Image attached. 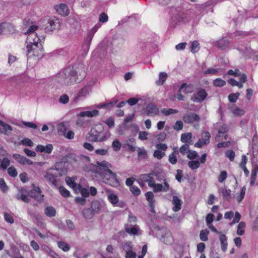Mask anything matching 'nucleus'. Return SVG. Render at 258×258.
Listing matches in <instances>:
<instances>
[{"label": "nucleus", "instance_id": "1", "mask_svg": "<svg viewBox=\"0 0 258 258\" xmlns=\"http://www.w3.org/2000/svg\"><path fill=\"white\" fill-rule=\"evenodd\" d=\"M78 70L73 68H67L61 71L56 77L55 80L58 83L63 85H71L79 83L85 76L84 68L81 66Z\"/></svg>", "mask_w": 258, "mask_h": 258}, {"label": "nucleus", "instance_id": "2", "mask_svg": "<svg viewBox=\"0 0 258 258\" xmlns=\"http://www.w3.org/2000/svg\"><path fill=\"white\" fill-rule=\"evenodd\" d=\"M56 166H59V165H57ZM66 173V169L55 167L48 169L44 177L49 184L56 186L57 183V178L65 175Z\"/></svg>", "mask_w": 258, "mask_h": 258}, {"label": "nucleus", "instance_id": "3", "mask_svg": "<svg viewBox=\"0 0 258 258\" xmlns=\"http://www.w3.org/2000/svg\"><path fill=\"white\" fill-rule=\"evenodd\" d=\"M32 24V22L30 21L29 19H25L23 21V24L25 28H28L25 32V34H29L27 41L29 42V44L27 45H34V44L39 45V44H41L40 39L37 36V34L34 32L37 29L38 26L34 25H31Z\"/></svg>", "mask_w": 258, "mask_h": 258}, {"label": "nucleus", "instance_id": "4", "mask_svg": "<svg viewBox=\"0 0 258 258\" xmlns=\"http://www.w3.org/2000/svg\"><path fill=\"white\" fill-rule=\"evenodd\" d=\"M148 186L152 187L154 192H167L170 189V186L167 179H164L163 185L160 183H156L153 177L148 182Z\"/></svg>", "mask_w": 258, "mask_h": 258}, {"label": "nucleus", "instance_id": "5", "mask_svg": "<svg viewBox=\"0 0 258 258\" xmlns=\"http://www.w3.org/2000/svg\"><path fill=\"white\" fill-rule=\"evenodd\" d=\"M111 167L110 164L105 161L97 162L96 165L94 169L95 172L100 175L102 178L104 175H107L111 170L110 167Z\"/></svg>", "mask_w": 258, "mask_h": 258}, {"label": "nucleus", "instance_id": "6", "mask_svg": "<svg viewBox=\"0 0 258 258\" xmlns=\"http://www.w3.org/2000/svg\"><path fill=\"white\" fill-rule=\"evenodd\" d=\"M86 139L90 142H103L106 139L105 134H103L101 132L98 131L96 128H93L88 133L86 136Z\"/></svg>", "mask_w": 258, "mask_h": 258}, {"label": "nucleus", "instance_id": "7", "mask_svg": "<svg viewBox=\"0 0 258 258\" xmlns=\"http://www.w3.org/2000/svg\"><path fill=\"white\" fill-rule=\"evenodd\" d=\"M102 179L104 183L112 186L117 187L119 184L116 173L111 170L107 175H104Z\"/></svg>", "mask_w": 258, "mask_h": 258}, {"label": "nucleus", "instance_id": "8", "mask_svg": "<svg viewBox=\"0 0 258 258\" xmlns=\"http://www.w3.org/2000/svg\"><path fill=\"white\" fill-rule=\"evenodd\" d=\"M48 25L45 27L47 32H52L60 29L61 23L59 19L55 17H51L49 19Z\"/></svg>", "mask_w": 258, "mask_h": 258}, {"label": "nucleus", "instance_id": "9", "mask_svg": "<svg viewBox=\"0 0 258 258\" xmlns=\"http://www.w3.org/2000/svg\"><path fill=\"white\" fill-rule=\"evenodd\" d=\"M208 94L205 90L200 88L198 91L194 94L190 99L192 101L197 103H202L207 97Z\"/></svg>", "mask_w": 258, "mask_h": 258}, {"label": "nucleus", "instance_id": "10", "mask_svg": "<svg viewBox=\"0 0 258 258\" xmlns=\"http://www.w3.org/2000/svg\"><path fill=\"white\" fill-rule=\"evenodd\" d=\"M27 49L28 53H32V55L35 56L40 57L42 56L43 51L41 44H39V45H27Z\"/></svg>", "mask_w": 258, "mask_h": 258}, {"label": "nucleus", "instance_id": "11", "mask_svg": "<svg viewBox=\"0 0 258 258\" xmlns=\"http://www.w3.org/2000/svg\"><path fill=\"white\" fill-rule=\"evenodd\" d=\"M145 110L147 115L149 116H154L158 115L159 112V108L156 105L153 103L148 104Z\"/></svg>", "mask_w": 258, "mask_h": 258}, {"label": "nucleus", "instance_id": "12", "mask_svg": "<svg viewBox=\"0 0 258 258\" xmlns=\"http://www.w3.org/2000/svg\"><path fill=\"white\" fill-rule=\"evenodd\" d=\"M212 44L214 47H216L221 50H224L228 47L229 41L226 38H222L213 42Z\"/></svg>", "mask_w": 258, "mask_h": 258}, {"label": "nucleus", "instance_id": "13", "mask_svg": "<svg viewBox=\"0 0 258 258\" xmlns=\"http://www.w3.org/2000/svg\"><path fill=\"white\" fill-rule=\"evenodd\" d=\"M28 196L35 199L38 201H42L43 200V196L41 195V190L38 187H35L34 189L29 191Z\"/></svg>", "mask_w": 258, "mask_h": 258}, {"label": "nucleus", "instance_id": "14", "mask_svg": "<svg viewBox=\"0 0 258 258\" xmlns=\"http://www.w3.org/2000/svg\"><path fill=\"white\" fill-rule=\"evenodd\" d=\"M183 120L186 123H191L194 121H199L200 117L195 113L190 112L183 116Z\"/></svg>", "mask_w": 258, "mask_h": 258}, {"label": "nucleus", "instance_id": "15", "mask_svg": "<svg viewBox=\"0 0 258 258\" xmlns=\"http://www.w3.org/2000/svg\"><path fill=\"white\" fill-rule=\"evenodd\" d=\"M91 91V87L89 85H86L84 86L82 89L78 92L77 96L75 99V101H77L80 100L81 98H86L88 95L89 94Z\"/></svg>", "mask_w": 258, "mask_h": 258}, {"label": "nucleus", "instance_id": "16", "mask_svg": "<svg viewBox=\"0 0 258 258\" xmlns=\"http://www.w3.org/2000/svg\"><path fill=\"white\" fill-rule=\"evenodd\" d=\"M228 131V127L225 124H222L218 129V134L215 137V140L216 142H220L222 140V139H220V134L224 135V139L226 140L228 136L226 134L227 132Z\"/></svg>", "mask_w": 258, "mask_h": 258}, {"label": "nucleus", "instance_id": "17", "mask_svg": "<svg viewBox=\"0 0 258 258\" xmlns=\"http://www.w3.org/2000/svg\"><path fill=\"white\" fill-rule=\"evenodd\" d=\"M13 157L17 160L18 162H19L20 164L22 165H25V164H28V165H32L33 164V162L31 161L30 159L28 158H27L26 157L22 156L20 154H14L13 155Z\"/></svg>", "mask_w": 258, "mask_h": 258}, {"label": "nucleus", "instance_id": "18", "mask_svg": "<svg viewBox=\"0 0 258 258\" xmlns=\"http://www.w3.org/2000/svg\"><path fill=\"white\" fill-rule=\"evenodd\" d=\"M56 12L62 16H67L69 14L68 7L64 4H61L55 6Z\"/></svg>", "mask_w": 258, "mask_h": 258}, {"label": "nucleus", "instance_id": "19", "mask_svg": "<svg viewBox=\"0 0 258 258\" xmlns=\"http://www.w3.org/2000/svg\"><path fill=\"white\" fill-rule=\"evenodd\" d=\"M35 150L37 152H44L47 154H50L53 150V146L52 144H49L44 146L42 145H38L36 146Z\"/></svg>", "mask_w": 258, "mask_h": 258}, {"label": "nucleus", "instance_id": "20", "mask_svg": "<svg viewBox=\"0 0 258 258\" xmlns=\"http://www.w3.org/2000/svg\"><path fill=\"white\" fill-rule=\"evenodd\" d=\"M182 204V201L177 196H174L173 197L172 204L174 205V206L172 208V210L173 211L177 212L179 211L181 208Z\"/></svg>", "mask_w": 258, "mask_h": 258}, {"label": "nucleus", "instance_id": "21", "mask_svg": "<svg viewBox=\"0 0 258 258\" xmlns=\"http://www.w3.org/2000/svg\"><path fill=\"white\" fill-rule=\"evenodd\" d=\"M99 114L98 110L96 109H94L92 111H82L79 114H78V116L81 117H92L97 116Z\"/></svg>", "mask_w": 258, "mask_h": 258}, {"label": "nucleus", "instance_id": "22", "mask_svg": "<svg viewBox=\"0 0 258 258\" xmlns=\"http://www.w3.org/2000/svg\"><path fill=\"white\" fill-rule=\"evenodd\" d=\"M0 125L3 127L1 133L7 136L10 135L13 130V128L11 125L1 120H0Z\"/></svg>", "mask_w": 258, "mask_h": 258}, {"label": "nucleus", "instance_id": "23", "mask_svg": "<svg viewBox=\"0 0 258 258\" xmlns=\"http://www.w3.org/2000/svg\"><path fill=\"white\" fill-rule=\"evenodd\" d=\"M192 136L191 133L182 134L181 136V141L185 144L192 145L193 144L191 140Z\"/></svg>", "mask_w": 258, "mask_h": 258}, {"label": "nucleus", "instance_id": "24", "mask_svg": "<svg viewBox=\"0 0 258 258\" xmlns=\"http://www.w3.org/2000/svg\"><path fill=\"white\" fill-rule=\"evenodd\" d=\"M125 229L126 232L131 235L138 234V232L140 231V228L137 225L131 227L128 224H126L125 226Z\"/></svg>", "mask_w": 258, "mask_h": 258}, {"label": "nucleus", "instance_id": "25", "mask_svg": "<svg viewBox=\"0 0 258 258\" xmlns=\"http://www.w3.org/2000/svg\"><path fill=\"white\" fill-rule=\"evenodd\" d=\"M258 173V165L255 164L253 166V168L251 170V174L250 177V185L251 186H253L254 184L255 181L256 180V176L257 173Z\"/></svg>", "mask_w": 258, "mask_h": 258}, {"label": "nucleus", "instance_id": "26", "mask_svg": "<svg viewBox=\"0 0 258 258\" xmlns=\"http://www.w3.org/2000/svg\"><path fill=\"white\" fill-rule=\"evenodd\" d=\"M68 124L67 122H61L57 125L56 128L59 135H63L67 131Z\"/></svg>", "mask_w": 258, "mask_h": 258}, {"label": "nucleus", "instance_id": "27", "mask_svg": "<svg viewBox=\"0 0 258 258\" xmlns=\"http://www.w3.org/2000/svg\"><path fill=\"white\" fill-rule=\"evenodd\" d=\"M145 196L147 201L149 203L150 207L152 208H154L155 207L154 204L155 200L154 199V196L153 193L152 191H148L145 194Z\"/></svg>", "mask_w": 258, "mask_h": 258}, {"label": "nucleus", "instance_id": "28", "mask_svg": "<svg viewBox=\"0 0 258 258\" xmlns=\"http://www.w3.org/2000/svg\"><path fill=\"white\" fill-rule=\"evenodd\" d=\"M101 204L98 201H94L91 204V209L95 214L98 213L101 210Z\"/></svg>", "mask_w": 258, "mask_h": 258}, {"label": "nucleus", "instance_id": "29", "mask_svg": "<svg viewBox=\"0 0 258 258\" xmlns=\"http://www.w3.org/2000/svg\"><path fill=\"white\" fill-rule=\"evenodd\" d=\"M107 198L109 201L114 205H117L118 203L119 200L117 196L109 191H108Z\"/></svg>", "mask_w": 258, "mask_h": 258}, {"label": "nucleus", "instance_id": "30", "mask_svg": "<svg viewBox=\"0 0 258 258\" xmlns=\"http://www.w3.org/2000/svg\"><path fill=\"white\" fill-rule=\"evenodd\" d=\"M28 196L23 194L22 190L20 191V193L17 194L16 196V198L18 200H22V201L28 203L31 201V199Z\"/></svg>", "mask_w": 258, "mask_h": 258}, {"label": "nucleus", "instance_id": "31", "mask_svg": "<svg viewBox=\"0 0 258 258\" xmlns=\"http://www.w3.org/2000/svg\"><path fill=\"white\" fill-rule=\"evenodd\" d=\"M82 214L85 219H90L94 216L95 213L90 208H85L83 209Z\"/></svg>", "mask_w": 258, "mask_h": 258}, {"label": "nucleus", "instance_id": "32", "mask_svg": "<svg viewBox=\"0 0 258 258\" xmlns=\"http://www.w3.org/2000/svg\"><path fill=\"white\" fill-rule=\"evenodd\" d=\"M167 74L165 72H161L159 75V80L156 81L157 85H162L167 78Z\"/></svg>", "mask_w": 258, "mask_h": 258}, {"label": "nucleus", "instance_id": "33", "mask_svg": "<svg viewBox=\"0 0 258 258\" xmlns=\"http://www.w3.org/2000/svg\"><path fill=\"white\" fill-rule=\"evenodd\" d=\"M152 175L156 176L157 174L154 172H152L150 174H143L140 176V179L143 182H147L152 178Z\"/></svg>", "mask_w": 258, "mask_h": 258}, {"label": "nucleus", "instance_id": "34", "mask_svg": "<svg viewBox=\"0 0 258 258\" xmlns=\"http://www.w3.org/2000/svg\"><path fill=\"white\" fill-rule=\"evenodd\" d=\"M45 214L48 217H54L56 214L55 209L52 207H47L45 210Z\"/></svg>", "mask_w": 258, "mask_h": 258}, {"label": "nucleus", "instance_id": "35", "mask_svg": "<svg viewBox=\"0 0 258 258\" xmlns=\"http://www.w3.org/2000/svg\"><path fill=\"white\" fill-rule=\"evenodd\" d=\"M245 223L244 222H241L239 223L237 227V234L241 236L244 233V228Z\"/></svg>", "mask_w": 258, "mask_h": 258}, {"label": "nucleus", "instance_id": "36", "mask_svg": "<svg viewBox=\"0 0 258 258\" xmlns=\"http://www.w3.org/2000/svg\"><path fill=\"white\" fill-rule=\"evenodd\" d=\"M209 231L207 229L202 230L200 231V238L202 241H206L208 240V235Z\"/></svg>", "mask_w": 258, "mask_h": 258}, {"label": "nucleus", "instance_id": "37", "mask_svg": "<svg viewBox=\"0 0 258 258\" xmlns=\"http://www.w3.org/2000/svg\"><path fill=\"white\" fill-rule=\"evenodd\" d=\"M200 49V44L199 43L195 40L192 42L191 45L190 46V51L191 52L195 53L198 51Z\"/></svg>", "mask_w": 258, "mask_h": 258}, {"label": "nucleus", "instance_id": "38", "mask_svg": "<svg viewBox=\"0 0 258 258\" xmlns=\"http://www.w3.org/2000/svg\"><path fill=\"white\" fill-rule=\"evenodd\" d=\"M57 245L59 248L61 249L65 252L68 251L70 249V247L69 244L63 241L58 242Z\"/></svg>", "mask_w": 258, "mask_h": 258}, {"label": "nucleus", "instance_id": "39", "mask_svg": "<svg viewBox=\"0 0 258 258\" xmlns=\"http://www.w3.org/2000/svg\"><path fill=\"white\" fill-rule=\"evenodd\" d=\"M221 192L224 197L226 198L227 200H229L231 198V190L229 189H226V188H221Z\"/></svg>", "mask_w": 258, "mask_h": 258}, {"label": "nucleus", "instance_id": "40", "mask_svg": "<svg viewBox=\"0 0 258 258\" xmlns=\"http://www.w3.org/2000/svg\"><path fill=\"white\" fill-rule=\"evenodd\" d=\"M138 152V157L139 158H143L145 159L147 157V153L146 150L144 149V148H137Z\"/></svg>", "mask_w": 258, "mask_h": 258}, {"label": "nucleus", "instance_id": "41", "mask_svg": "<svg viewBox=\"0 0 258 258\" xmlns=\"http://www.w3.org/2000/svg\"><path fill=\"white\" fill-rule=\"evenodd\" d=\"M178 153V151H174L169 155V162L172 165L175 164L177 162V158L175 154Z\"/></svg>", "mask_w": 258, "mask_h": 258}, {"label": "nucleus", "instance_id": "42", "mask_svg": "<svg viewBox=\"0 0 258 258\" xmlns=\"http://www.w3.org/2000/svg\"><path fill=\"white\" fill-rule=\"evenodd\" d=\"M200 165V164L198 161H191L188 162V167L192 170L198 168Z\"/></svg>", "mask_w": 258, "mask_h": 258}, {"label": "nucleus", "instance_id": "43", "mask_svg": "<svg viewBox=\"0 0 258 258\" xmlns=\"http://www.w3.org/2000/svg\"><path fill=\"white\" fill-rule=\"evenodd\" d=\"M213 84L215 87H221L225 85L226 82L220 78H217L214 81Z\"/></svg>", "mask_w": 258, "mask_h": 258}, {"label": "nucleus", "instance_id": "44", "mask_svg": "<svg viewBox=\"0 0 258 258\" xmlns=\"http://www.w3.org/2000/svg\"><path fill=\"white\" fill-rule=\"evenodd\" d=\"M121 247L126 253L132 249V246L130 241L122 243L121 244Z\"/></svg>", "mask_w": 258, "mask_h": 258}, {"label": "nucleus", "instance_id": "45", "mask_svg": "<svg viewBox=\"0 0 258 258\" xmlns=\"http://www.w3.org/2000/svg\"><path fill=\"white\" fill-rule=\"evenodd\" d=\"M161 112L165 115H169L172 114H176L178 112V111L176 109H163L161 110Z\"/></svg>", "mask_w": 258, "mask_h": 258}, {"label": "nucleus", "instance_id": "46", "mask_svg": "<svg viewBox=\"0 0 258 258\" xmlns=\"http://www.w3.org/2000/svg\"><path fill=\"white\" fill-rule=\"evenodd\" d=\"M8 174L13 177H15L17 176L18 172L14 166H11L8 169Z\"/></svg>", "mask_w": 258, "mask_h": 258}, {"label": "nucleus", "instance_id": "47", "mask_svg": "<svg viewBox=\"0 0 258 258\" xmlns=\"http://www.w3.org/2000/svg\"><path fill=\"white\" fill-rule=\"evenodd\" d=\"M59 191L61 196H62L63 197L67 198L70 196V191L63 186H60L59 187Z\"/></svg>", "mask_w": 258, "mask_h": 258}, {"label": "nucleus", "instance_id": "48", "mask_svg": "<svg viewBox=\"0 0 258 258\" xmlns=\"http://www.w3.org/2000/svg\"><path fill=\"white\" fill-rule=\"evenodd\" d=\"M93 34H91L89 33L88 36L86 39L85 40V44H84V46L85 47L86 49H88L90 46V44L91 43V41L93 38Z\"/></svg>", "mask_w": 258, "mask_h": 258}, {"label": "nucleus", "instance_id": "49", "mask_svg": "<svg viewBox=\"0 0 258 258\" xmlns=\"http://www.w3.org/2000/svg\"><path fill=\"white\" fill-rule=\"evenodd\" d=\"M112 146L113 150L117 152L120 149L121 145L118 140H115L113 142Z\"/></svg>", "mask_w": 258, "mask_h": 258}, {"label": "nucleus", "instance_id": "50", "mask_svg": "<svg viewBox=\"0 0 258 258\" xmlns=\"http://www.w3.org/2000/svg\"><path fill=\"white\" fill-rule=\"evenodd\" d=\"M239 95V93H232L229 94L228 96L229 101L233 103L235 102Z\"/></svg>", "mask_w": 258, "mask_h": 258}, {"label": "nucleus", "instance_id": "51", "mask_svg": "<svg viewBox=\"0 0 258 258\" xmlns=\"http://www.w3.org/2000/svg\"><path fill=\"white\" fill-rule=\"evenodd\" d=\"M165 155V153L162 152L159 150H155L153 154L154 157L159 160L161 159Z\"/></svg>", "mask_w": 258, "mask_h": 258}, {"label": "nucleus", "instance_id": "52", "mask_svg": "<svg viewBox=\"0 0 258 258\" xmlns=\"http://www.w3.org/2000/svg\"><path fill=\"white\" fill-rule=\"evenodd\" d=\"M132 193L135 196H138L141 194V190L137 186L134 185L131 186L130 188Z\"/></svg>", "mask_w": 258, "mask_h": 258}, {"label": "nucleus", "instance_id": "53", "mask_svg": "<svg viewBox=\"0 0 258 258\" xmlns=\"http://www.w3.org/2000/svg\"><path fill=\"white\" fill-rule=\"evenodd\" d=\"M21 143L28 147H32L34 145L33 142L28 138H25L21 141Z\"/></svg>", "mask_w": 258, "mask_h": 258}, {"label": "nucleus", "instance_id": "54", "mask_svg": "<svg viewBox=\"0 0 258 258\" xmlns=\"http://www.w3.org/2000/svg\"><path fill=\"white\" fill-rule=\"evenodd\" d=\"M69 100V96L67 94H63L60 96L59 99V101L62 104H67Z\"/></svg>", "mask_w": 258, "mask_h": 258}, {"label": "nucleus", "instance_id": "55", "mask_svg": "<svg viewBox=\"0 0 258 258\" xmlns=\"http://www.w3.org/2000/svg\"><path fill=\"white\" fill-rule=\"evenodd\" d=\"M198 156L197 152L195 151H188L187 157L189 159H193L197 158Z\"/></svg>", "mask_w": 258, "mask_h": 258}, {"label": "nucleus", "instance_id": "56", "mask_svg": "<svg viewBox=\"0 0 258 258\" xmlns=\"http://www.w3.org/2000/svg\"><path fill=\"white\" fill-rule=\"evenodd\" d=\"M246 187L245 186H243L241 188V192L240 195L237 197V201L238 203H240L243 199L245 194Z\"/></svg>", "mask_w": 258, "mask_h": 258}, {"label": "nucleus", "instance_id": "57", "mask_svg": "<svg viewBox=\"0 0 258 258\" xmlns=\"http://www.w3.org/2000/svg\"><path fill=\"white\" fill-rule=\"evenodd\" d=\"M226 156L231 161H233L234 160L235 154L233 151L228 150L226 152Z\"/></svg>", "mask_w": 258, "mask_h": 258}, {"label": "nucleus", "instance_id": "58", "mask_svg": "<svg viewBox=\"0 0 258 258\" xmlns=\"http://www.w3.org/2000/svg\"><path fill=\"white\" fill-rule=\"evenodd\" d=\"M4 218H5L6 221L8 223L12 224L14 222L13 217L11 215V214L8 213H5Z\"/></svg>", "mask_w": 258, "mask_h": 258}, {"label": "nucleus", "instance_id": "59", "mask_svg": "<svg viewBox=\"0 0 258 258\" xmlns=\"http://www.w3.org/2000/svg\"><path fill=\"white\" fill-rule=\"evenodd\" d=\"M173 128L176 131H179L182 129L183 128V123L182 121L181 120H178L177 121L174 126H173Z\"/></svg>", "mask_w": 258, "mask_h": 258}, {"label": "nucleus", "instance_id": "60", "mask_svg": "<svg viewBox=\"0 0 258 258\" xmlns=\"http://www.w3.org/2000/svg\"><path fill=\"white\" fill-rule=\"evenodd\" d=\"M233 114L236 115H242L244 114V110L239 108L236 107L232 110Z\"/></svg>", "mask_w": 258, "mask_h": 258}, {"label": "nucleus", "instance_id": "61", "mask_svg": "<svg viewBox=\"0 0 258 258\" xmlns=\"http://www.w3.org/2000/svg\"><path fill=\"white\" fill-rule=\"evenodd\" d=\"M108 16L105 13H102L99 15V22L101 23H105L108 21Z\"/></svg>", "mask_w": 258, "mask_h": 258}, {"label": "nucleus", "instance_id": "62", "mask_svg": "<svg viewBox=\"0 0 258 258\" xmlns=\"http://www.w3.org/2000/svg\"><path fill=\"white\" fill-rule=\"evenodd\" d=\"M189 144H184L180 148L179 151L182 155H184L189 150Z\"/></svg>", "mask_w": 258, "mask_h": 258}, {"label": "nucleus", "instance_id": "63", "mask_svg": "<svg viewBox=\"0 0 258 258\" xmlns=\"http://www.w3.org/2000/svg\"><path fill=\"white\" fill-rule=\"evenodd\" d=\"M227 74L229 75L234 76H239L240 75V72L238 69H235V70H229Z\"/></svg>", "mask_w": 258, "mask_h": 258}, {"label": "nucleus", "instance_id": "64", "mask_svg": "<svg viewBox=\"0 0 258 258\" xmlns=\"http://www.w3.org/2000/svg\"><path fill=\"white\" fill-rule=\"evenodd\" d=\"M136 256H137L136 253L135 252L133 251L132 250H131L126 253L125 257L126 258H136Z\"/></svg>", "mask_w": 258, "mask_h": 258}]
</instances>
